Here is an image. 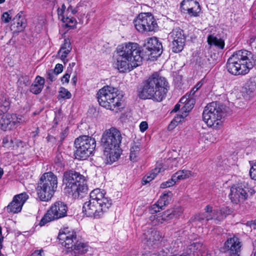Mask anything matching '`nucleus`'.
Wrapping results in <instances>:
<instances>
[{"label":"nucleus","instance_id":"nucleus-29","mask_svg":"<svg viewBox=\"0 0 256 256\" xmlns=\"http://www.w3.org/2000/svg\"><path fill=\"white\" fill-rule=\"evenodd\" d=\"M256 90V77L251 78L244 86L242 88V92L247 94H250Z\"/></svg>","mask_w":256,"mask_h":256},{"label":"nucleus","instance_id":"nucleus-12","mask_svg":"<svg viewBox=\"0 0 256 256\" xmlns=\"http://www.w3.org/2000/svg\"><path fill=\"white\" fill-rule=\"evenodd\" d=\"M136 28L140 32H152L156 30L157 23L150 13H141L134 21Z\"/></svg>","mask_w":256,"mask_h":256},{"label":"nucleus","instance_id":"nucleus-59","mask_svg":"<svg viewBox=\"0 0 256 256\" xmlns=\"http://www.w3.org/2000/svg\"><path fill=\"white\" fill-rule=\"evenodd\" d=\"M180 104L179 103L177 104L174 106V109L172 110V112H177L180 109Z\"/></svg>","mask_w":256,"mask_h":256},{"label":"nucleus","instance_id":"nucleus-40","mask_svg":"<svg viewBox=\"0 0 256 256\" xmlns=\"http://www.w3.org/2000/svg\"><path fill=\"white\" fill-rule=\"evenodd\" d=\"M70 92L64 88H60L59 91L58 98L62 99H69L71 98Z\"/></svg>","mask_w":256,"mask_h":256},{"label":"nucleus","instance_id":"nucleus-44","mask_svg":"<svg viewBox=\"0 0 256 256\" xmlns=\"http://www.w3.org/2000/svg\"><path fill=\"white\" fill-rule=\"evenodd\" d=\"M60 49L72 50L70 40L68 39H64Z\"/></svg>","mask_w":256,"mask_h":256},{"label":"nucleus","instance_id":"nucleus-34","mask_svg":"<svg viewBox=\"0 0 256 256\" xmlns=\"http://www.w3.org/2000/svg\"><path fill=\"white\" fill-rule=\"evenodd\" d=\"M174 175L178 180H184L190 178L192 176V173L190 170H183L177 172Z\"/></svg>","mask_w":256,"mask_h":256},{"label":"nucleus","instance_id":"nucleus-13","mask_svg":"<svg viewBox=\"0 0 256 256\" xmlns=\"http://www.w3.org/2000/svg\"><path fill=\"white\" fill-rule=\"evenodd\" d=\"M170 36L172 39V51L176 53L180 52L184 48L186 41L184 30L179 28H174L170 34Z\"/></svg>","mask_w":256,"mask_h":256},{"label":"nucleus","instance_id":"nucleus-47","mask_svg":"<svg viewBox=\"0 0 256 256\" xmlns=\"http://www.w3.org/2000/svg\"><path fill=\"white\" fill-rule=\"evenodd\" d=\"M72 68H70V69H68L67 72L66 73V74L62 77V82H69V78L70 77V75L69 73H70L72 72Z\"/></svg>","mask_w":256,"mask_h":256},{"label":"nucleus","instance_id":"nucleus-9","mask_svg":"<svg viewBox=\"0 0 256 256\" xmlns=\"http://www.w3.org/2000/svg\"><path fill=\"white\" fill-rule=\"evenodd\" d=\"M74 146L76 158L85 160L92 154L96 148V142L94 138L84 135L76 139Z\"/></svg>","mask_w":256,"mask_h":256},{"label":"nucleus","instance_id":"nucleus-17","mask_svg":"<svg viewBox=\"0 0 256 256\" xmlns=\"http://www.w3.org/2000/svg\"><path fill=\"white\" fill-rule=\"evenodd\" d=\"M28 198V196L26 192L15 196L11 202L6 206L7 212L14 214L20 212L24 204Z\"/></svg>","mask_w":256,"mask_h":256},{"label":"nucleus","instance_id":"nucleus-55","mask_svg":"<svg viewBox=\"0 0 256 256\" xmlns=\"http://www.w3.org/2000/svg\"><path fill=\"white\" fill-rule=\"evenodd\" d=\"M68 130L66 129H65L64 130H63L61 133L60 135V140L61 142H62L64 139L66 138V136L68 135Z\"/></svg>","mask_w":256,"mask_h":256},{"label":"nucleus","instance_id":"nucleus-24","mask_svg":"<svg viewBox=\"0 0 256 256\" xmlns=\"http://www.w3.org/2000/svg\"><path fill=\"white\" fill-rule=\"evenodd\" d=\"M44 83V78L38 76L30 86V92L35 94H39L43 89Z\"/></svg>","mask_w":256,"mask_h":256},{"label":"nucleus","instance_id":"nucleus-60","mask_svg":"<svg viewBox=\"0 0 256 256\" xmlns=\"http://www.w3.org/2000/svg\"><path fill=\"white\" fill-rule=\"evenodd\" d=\"M68 11L71 12L72 13L74 14L76 12V10L72 8L71 6H70L68 8Z\"/></svg>","mask_w":256,"mask_h":256},{"label":"nucleus","instance_id":"nucleus-48","mask_svg":"<svg viewBox=\"0 0 256 256\" xmlns=\"http://www.w3.org/2000/svg\"><path fill=\"white\" fill-rule=\"evenodd\" d=\"M172 211V214H174V218L178 217L182 212V210L180 207L176 208L174 209L170 210Z\"/></svg>","mask_w":256,"mask_h":256},{"label":"nucleus","instance_id":"nucleus-4","mask_svg":"<svg viewBox=\"0 0 256 256\" xmlns=\"http://www.w3.org/2000/svg\"><path fill=\"white\" fill-rule=\"evenodd\" d=\"M254 65L253 54L246 50L234 52L226 62L228 71L234 76L247 74Z\"/></svg>","mask_w":256,"mask_h":256},{"label":"nucleus","instance_id":"nucleus-61","mask_svg":"<svg viewBox=\"0 0 256 256\" xmlns=\"http://www.w3.org/2000/svg\"><path fill=\"white\" fill-rule=\"evenodd\" d=\"M167 254H168L167 252L162 250L160 252V253L158 254V256H166Z\"/></svg>","mask_w":256,"mask_h":256},{"label":"nucleus","instance_id":"nucleus-30","mask_svg":"<svg viewBox=\"0 0 256 256\" xmlns=\"http://www.w3.org/2000/svg\"><path fill=\"white\" fill-rule=\"evenodd\" d=\"M54 166L56 170L60 172L63 170L64 163V158L62 152H58L54 158Z\"/></svg>","mask_w":256,"mask_h":256},{"label":"nucleus","instance_id":"nucleus-57","mask_svg":"<svg viewBox=\"0 0 256 256\" xmlns=\"http://www.w3.org/2000/svg\"><path fill=\"white\" fill-rule=\"evenodd\" d=\"M43 252L42 250H36L32 254L33 256H42V252Z\"/></svg>","mask_w":256,"mask_h":256},{"label":"nucleus","instance_id":"nucleus-23","mask_svg":"<svg viewBox=\"0 0 256 256\" xmlns=\"http://www.w3.org/2000/svg\"><path fill=\"white\" fill-rule=\"evenodd\" d=\"M165 170V168H163V166L160 163H157L156 168L153 169L150 172L142 178V184L143 185L146 184L152 180L156 176V175L164 172Z\"/></svg>","mask_w":256,"mask_h":256},{"label":"nucleus","instance_id":"nucleus-50","mask_svg":"<svg viewBox=\"0 0 256 256\" xmlns=\"http://www.w3.org/2000/svg\"><path fill=\"white\" fill-rule=\"evenodd\" d=\"M56 74H55L53 71H50L47 73V78L51 82H52L53 81L55 80H56Z\"/></svg>","mask_w":256,"mask_h":256},{"label":"nucleus","instance_id":"nucleus-15","mask_svg":"<svg viewBox=\"0 0 256 256\" xmlns=\"http://www.w3.org/2000/svg\"><path fill=\"white\" fill-rule=\"evenodd\" d=\"M242 243L236 236L228 238L224 243V248L230 256H239L242 250Z\"/></svg>","mask_w":256,"mask_h":256},{"label":"nucleus","instance_id":"nucleus-14","mask_svg":"<svg viewBox=\"0 0 256 256\" xmlns=\"http://www.w3.org/2000/svg\"><path fill=\"white\" fill-rule=\"evenodd\" d=\"M58 238L62 246L66 248V250H70L72 244H73L75 241H77L76 232L68 228H64L60 232Z\"/></svg>","mask_w":256,"mask_h":256},{"label":"nucleus","instance_id":"nucleus-62","mask_svg":"<svg viewBox=\"0 0 256 256\" xmlns=\"http://www.w3.org/2000/svg\"><path fill=\"white\" fill-rule=\"evenodd\" d=\"M168 187H170V186H168V184L166 182H162L160 184V188H168Z\"/></svg>","mask_w":256,"mask_h":256},{"label":"nucleus","instance_id":"nucleus-33","mask_svg":"<svg viewBox=\"0 0 256 256\" xmlns=\"http://www.w3.org/2000/svg\"><path fill=\"white\" fill-rule=\"evenodd\" d=\"M182 114H177L174 116L170 124L168 126V128L170 130L174 129L180 122H181L184 118L187 116V114L185 112H182Z\"/></svg>","mask_w":256,"mask_h":256},{"label":"nucleus","instance_id":"nucleus-43","mask_svg":"<svg viewBox=\"0 0 256 256\" xmlns=\"http://www.w3.org/2000/svg\"><path fill=\"white\" fill-rule=\"evenodd\" d=\"M18 82L20 84H23L25 86H28L30 84V79L28 76H22L19 80Z\"/></svg>","mask_w":256,"mask_h":256},{"label":"nucleus","instance_id":"nucleus-26","mask_svg":"<svg viewBox=\"0 0 256 256\" xmlns=\"http://www.w3.org/2000/svg\"><path fill=\"white\" fill-rule=\"evenodd\" d=\"M231 210L228 207H223L220 209L214 210V220L218 224V222L223 220L231 212Z\"/></svg>","mask_w":256,"mask_h":256},{"label":"nucleus","instance_id":"nucleus-42","mask_svg":"<svg viewBox=\"0 0 256 256\" xmlns=\"http://www.w3.org/2000/svg\"><path fill=\"white\" fill-rule=\"evenodd\" d=\"M12 13L11 11L4 12L2 16V20L3 22L4 23H8L12 20V16L10 14Z\"/></svg>","mask_w":256,"mask_h":256},{"label":"nucleus","instance_id":"nucleus-36","mask_svg":"<svg viewBox=\"0 0 256 256\" xmlns=\"http://www.w3.org/2000/svg\"><path fill=\"white\" fill-rule=\"evenodd\" d=\"M140 145L139 144L134 143L130 149V158L131 160H134L135 158L138 156L140 150Z\"/></svg>","mask_w":256,"mask_h":256},{"label":"nucleus","instance_id":"nucleus-2","mask_svg":"<svg viewBox=\"0 0 256 256\" xmlns=\"http://www.w3.org/2000/svg\"><path fill=\"white\" fill-rule=\"evenodd\" d=\"M168 88L166 78L156 72L142 82L139 96L142 99H150L160 102L165 98Z\"/></svg>","mask_w":256,"mask_h":256},{"label":"nucleus","instance_id":"nucleus-20","mask_svg":"<svg viewBox=\"0 0 256 256\" xmlns=\"http://www.w3.org/2000/svg\"><path fill=\"white\" fill-rule=\"evenodd\" d=\"M180 8L187 11L190 16H197L201 10L199 3L194 0H183L180 4Z\"/></svg>","mask_w":256,"mask_h":256},{"label":"nucleus","instance_id":"nucleus-51","mask_svg":"<svg viewBox=\"0 0 256 256\" xmlns=\"http://www.w3.org/2000/svg\"><path fill=\"white\" fill-rule=\"evenodd\" d=\"M62 20L64 22H66L67 24L71 23L72 24H75L76 22V20L74 18H70L68 17H66V18L64 17H62Z\"/></svg>","mask_w":256,"mask_h":256},{"label":"nucleus","instance_id":"nucleus-22","mask_svg":"<svg viewBox=\"0 0 256 256\" xmlns=\"http://www.w3.org/2000/svg\"><path fill=\"white\" fill-rule=\"evenodd\" d=\"M173 218L174 214H172V211L170 210L156 215H152L150 217V219L152 221L153 225L162 224Z\"/></svg>","mask_w":256,"mask_h":256},{"label":"nucleus","instance_id":"nucleus-39","mask_svg":"<svg viewBox=\"0 0 256 256\" xmlns=\"http://www.w3.org/2000/svg\"><path fill=\"white\" fill-rule=\"evenodd\" d=\"M72 50H62L60 49L58 52V56L62 60L65 64L68 62L66 59L68 54Z\"/></svg>","mask_w":256,"mask_h":256},{"label":"nucleus","instance_id":"nucleus-38","mask_svg":"<svg viewBox=\"0 0 256 256\" xmlns=\"http://www.w3.org/2000/svg\"><path fill=\"white\" fill-rule=\"evenodd\" d=\"M55 220L54 218H53L52 214L50 212V214H48V210L47 212L44 215V216L41 219L39 225L40 226H43L48 222H50L52 220Z\"/></svg>","mask_w":256,"mask_h":256},{"label":"nucleus","instance_id":"nucleus-6","mask_svg":"<svg viewBox=\"0 0 256 256\" xmlns=\"http://www.w3.org/2000/svg\"><path fill=\"white\" fill-rule=\"evenodd\" d=\"M64 192L76 198L86 194L88 188L85 177L73 170L65 172L62 179Z\"/></svg>","mask_w":256,"mask_h":256},{"label":"nucleus","instance_id":"nucleus-8","mask_svg":"<svg viewBox=\"0 0 256 256\" xmlns=\"http://www.w3.org/2000/svg\"><path fill=\"white\" fill-rule=\"evenodd\" d=\"M58 187V178L52 172L44 174L36 188L38 197L42 201L47 202L52 197Z\"/></svg>","mask_w":256,"mask_h":256},{"label":"nucleus","instance_id":"nucleus-19","mask_svg":"<svg viewBox=\"0 0 256 256\" xmlns=\"http://www.w3.org/2000/svg\"><path fill=\"white\" fill-rule=\"evenodd\" d=\"M68 207L66 204L60 201L55 202L48 210V214H52L55 220L64 218L66 216Z\"/></svg>","mask_w":256,"mask_h":256},{"label":"nucleus","instance_id":"nucleus-3","mask_svg":"<svg viewBox=\"0 0 256 256\" xmlns=\"http://www.w3.org/2000/svg\"><path fill=\"white\" fill-rule=\"evenodd\" d=\"M104 190L96 188L90 193V200L84 203L82 212L87 216L100 218L112 206L111 200Z\"/></svg>","mask_w":256,"mask_h":256},{"label":"nucleus","instance_id":"nucleus-56","mask_svg":"<svg viewBox=\"0 0 256 256\" xmlns=\"http://www.w3.org/2000/svg\"><path fill=\"white\" fill-rule=\"evenodd\" d=\"M250 42L252 46L256 48V36L252 37L250 40Z\"/></svg>","mask_w":256,"mask_h":256},{"label":"nucleus","instance_id":"nucleus-35","mask_svg":"<svg viewBox=\"0 0 256 256\" xmlns=\"http://www.w3.org/2000/svg\"><path fill=\"white\" fill-rule=\"evenodd\" d=\"M194 104L195 100L194 98L192 96L189 97L188 100L181 108L182 112H183L184 113L186 112L188 114V112L194 108Z\"/></svg>","mask_w":256,"mask_h":256},{"label":"nucleus","instance_id":"nucleus-53","mask_svg":"<svg viewBox=\"0 0 256 256\" xmlns=\"http://www.w3.org/2000/svg\"><path fill=\"white\" fill-rule=\"evenodd\" d=\"M176 180H177L174 177V175H173L170 180H168V181H166V182L168 184V186H171L176 184Z\"/></svg>","mask_w":256,"mask_h":256},{"label":"nucleus","instance_id":"nucleus-21","mask_svg":"<svg viewBox=\"0 0 256 256\" xmlns=\"http://www.w3.org/2000/svg\"><path fill=\"white\" fill-rule=\"evenodd\" d=\"M26 26V20L22 12H20L13 18L11 30L14 32H19L22 31Z\"/></svg>","mask_w":256,"mask_h":256},{"label":"nucleus","instance_id":"nucleus-46","mask_svg":"<svg viewBox=\"0 0 256 256\" xmlns=\"http://www.w3.org/2000/svg\"><path fill=\"white\" fill-rule=\"evenodd\" d=\"M250 175L252 179L256 180V162L252 166L250 170Z\"/></svg>","mask_w":256,"mask_h":256},{"label":"nucleus","instance_id":"nucleus-41","mask_svg":"<svg viewBox=\"0 0 256 256\" xmlns=\"http://www.w3.org/2000/svg\"><path fill=\"white\" fill-rule=\"evenodd\" d=\"M163 209L164 208L161 206L160 204H159L158 202H157L156 203L151 206V208L150 209V211L151 214H155L160 212V210Z\"/></svg>","mask_w":256,"mask_h":256},{"label":"nucleus","instance_id":"nucleus-18","mask_svg":"<svg viewBox=\"0 0 256 256\" xmlns=\"http://www.w3.org/2000/svg\"><path fill=\"white\" fill-rule=\"evenodd\" d=\"M22 122V116L8 114L0 117V128L7 130L14 128L18 123Z\"/></svg>","mask_w":256,"mask_h":256},{"label":"nucleus","instance_id":"nucleus-64","mask_svg":"<svg viewBox=\"0 0 256 256\" xmlns=\"http://www.w3.org/2000/svg\"><path fill=\"white\" fill-rule=\"evenodd\" d=\"M253 246L254 247V252H256V239L253 242Z\"/></svg>","mask_w":256,"mask_h":256},{"label":"nucleus","instance_id":"nucleus-37","mask_svg":"<svg viewBox=\"0 0 256 256\" xmlns=\"http://www.w3.org/2000/svg\"><path fill=\"white\" fill-rule=\"evenodd\" d=\"M2 144L4 147L7 148H14V142L10 136H6L2 139Z\"/></svg>","mask_w":256,"mask_h":256},{"label":"nucleus","instance_id":"nucleus-58","mask_svg":"<svg viewBox=\"0 0 256 256\" xmlns=\"http://www.w3.org/2000/svg\"><path fill=\"white\" fill-rule=\"evenodd\" d=\"M64 10H61L60 8H58V14L59 16V18H62V17H64Z\"/></svg>","mask_w":256,"mask_h":256},{"label":"nucleus","instance_id":"nucleus-5","mask_svg":"<svg viewBox=\"0 0 256 256\" xmlns=\"http://www.w3.org/2000/svg\"><path fill=\"white\" fill-rule=\"evenodd\" d=\"M122 136L115 128L106 130L102 134L101 142L104 148V154L108 162L112 164L120 156L119 148L122 142Z\"/></svg>","mask_w":256,"mask_h":256},{"label":"nucleus","instance_id":"nucleus-1","mask_svg":"<svg viewBox=\"0 0 256 256\" xmlns=\"http://www.w3.org/2000/svg\"><path fill=\"white\" fill-rule=\"evenodd\" d=\"M116 66L120 72H130L142 64L143 57L140 48L135 42L118 46L114 56Z\"/></svg>","mask_w":256,"mask_h":256},{"label":"nucleus","instance_id":"nucleus-49","mask_svg":"<svg viewBox=\"0 0 256 256\" xmlns=\"http://www.w3.org/2000/svg\"><path fill=\"white\" fill-rule=\"evenodd\" d=\"M63 68L64 67L62 64H56L53 72L58 75L62 72Z\"/></svg>","mask_w":256,"mask_h":256},{"label":"nucleus","instance_id":"nucleus-31","mask_svg":"<svg viewBox=\"0 0 256 256\" xmlns=\"http://www.w3.org/2000/svg\"><path fill=\"white\" fill-rule=\"evenodd\" d=\"M10 102L9 99L5 95L0 96V116L6 112L9 109Z\"/></svg>","mask_w":256,"mask_h":256},{"label":"nucleus","instance_id":"nucleus-10","mask_svg":"<svg viewBox=\"0 0 256 256\" xmlns=\"http://www.w3.org/2000/svg\"><path fill=\"white\" fill-rule=\"evenodd\" d=\"M225 107L216 102H212L204 108L202 114L204 120L208 126L212 127L219 124V121L224 114Z\"/></svg>","mask_w":256,"mask_h":256},{"label":"nucleus","instance_id":"nucleus-27","mask_svg":"<svg viewBox=\"0 0 256 256\" xmlns=\"http://www.w3.org/2000/svg\"><path fill=\"white\" fill-rule=\"evenodd\" d=\"M205 212L202 214H199L197 216L196 219L199 222L208 221L210 220H214V210L212 206H207L204 208Z\"/></svg>","mask_w":256,"mask_h":256},{"label":"nucleus","instance_id":"nucleus-54","mask_svg":"<svg viewBox=\"0 0 256 256\" xmlns=\"http://www.w3.org/2000/svg\"><path fill=\"white\" fill-rule=\"evenodd\" d=\"M189 97H192L190 95V94L188 95H187L186 94L185 96L182 97L180 101H179V104L180 103H181V104H185L186 102L189 99Z\"/></svg>","mask_w":256,"mask_h":256},{"label":"nucleus","instance_id":"nucleus-52","mask_svg":"<svg viewBox=\"0 0 256 256\" xmlns=\"http://www.w3.org/2000/svg\"><path fill=\"white\" fill-rule=\"evenodd\" d=\"M148 128V124L146 122H142L140 124V129L142 132H144Z\"/></svg>","mask_w":256,"mask_h":256},{"label":"nucleus","instance_id":"nucleus-32","mask_svg":"<svg viewBox=\"0 0 256 256\" xmlns=\"http://www.w3.org/2000/svg\"><path fill=\"white\" fill-rule=\"evenodd\" d=\"M207 40L210 45H214L220 49H223L224 47V40L221 38H218L212 35H210L208 37Z\"/></svg>","mask_w":256,"mask_h":256},{"label":"nucleus","instance_id":"nucleus-28","mask_svg":"<svg viewBox=\"0 0 256 256\" xmlns=\"http://www.w3.org/2000/svg\"><path fill=\"white\" fill-rule=\"evenodd\" d=\"M172 193L170 191H165L158 200V203L163 208L168 205L172 200Z\"/></svg>","mask_w":256,"mask_h":256},{"label":"nucleus","instance_id":"nucleus-11","mask_svg":"<svg viewBox=\"0 0 256 256\" xmlns=\"http://www.w3.org/2000/svg\"><path fill=\"white\" fill-rule=\"evenodd\" d=\"M254 193V190L248 184L243 182L231 186L228 197L232 203L238 204L244 202Z\"/></svg>","mask_w":256,"mask_h":256},{"label":"nucleus","instance_id":"nucleus-7","mask_svg":"<svg viewBox=\"0 0 256 256\" xmlns=\"http://www.w3.org/2000/svg\"><path fill=\"white\" fill-rule=\"evenodd\" d=\"M97 95L98 100L102 106L115 112L123 109V94L118 88L104 86L99 90Z\"/></svg>","mask_w":256,"mask_h":256},{"label":"nucleus","instance_id":"nucleus-45","mask_svg":"<svg viewBox=\"0 0 256 256\" xmlns=\"http://www.w3.org/2000/svg\"><path fill=\"white\" fill-rule=\"evenodd\" d=\"M203 84V81L199 82L195 86L190 90V95L194 98L195 92L202 86Z\"/></svg>","mask_w":256,"mask_h":256},{"label":"nucleus","instance_id":"nucleus-16","mask_svg":"<svg viewBox=\"0 0 256 256\" xmlns=\"http://www.w3.org/2000/svg\"><path fill=\"white\" fill-rule=\"evenodd\" d=\"M144 47L150 52L149 55L152 58H156L160 56L162 52V44L155 37L147 38L144 44Z\"/></svg>","mask_w":256,"mask_h":256},{"label":"nucleus","instance_id":"nucleus-25","mask_svg":"<svg viewBox=\"0 0 256 256\" xmlns=\"http://www.w3.org/2000/svg\"><path fill=\"white\" fill-rule=\"evenodd\" d=\"M160 238L161 236L159 232L153 228H150L144 232L142 238L144 240L152 244H154L156 242L158 241Z\"/></svg>","mask_w":256,"mask_h":256},{"label":"nucleus","instance_id":"nucleus-63","mask_svg":"<svg viewBox=\"0 0 256 256\" xmlns=\"http://www.w3.org/2000/svg\"><path fill=\"white\" fill-rule=\"evenodd\" d=\"M253 246L254 247V252H256V239L253 242Z\"/></svg>","mask_w":256,"mask_h":256}]
</instances>
